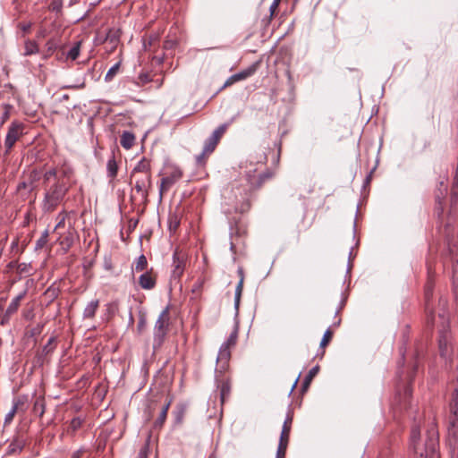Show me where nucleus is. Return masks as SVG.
I'll list each match as a JSON object with an SVG mask.
<instances>
[{
  "mask_svg": "<svg viewBox=\"0 0 458 458\" xmlns=\"http://www.w3.org/2000/svg\"><path fill=\"white\" fill-rule=\"evenodd\" d=\"M267 157L264 156L263 160L259 162L256 165L250 164L246 172L248 189L242 190L241 188H236L234 190L235 198L238 199V195L242 198V199H237L235 205L236 212H248L251 207V192L260 189L267 181L273 177L274 174L268 168L265 167Z\"/></svg>",
  "mask_w": 458,
  "mask_h": 458,
  "instance_id": "f257e3e1",
  "label": "nucleus"
},
{
  "mask_svg": "<svg viewBox=\"0 0 458 458\" xmlns=\"http://www.w3.org/2000/svg\"><path fill=\"white\" fill-rule=\"evenodd\" d=\"M410 445L420 458H440L438 454L439 437L435 424L427 430L426 439L420 444V430L418 426L412 427L410 436Z\"/></svg>",
  "mask_w": 458,
  "mask_h": 458,
  "instance_id": "f03ea898",
  "label": "nucleus"
},
{
  "mask_svg": "<svg viewBox=\"0 0 458 458\" xmlns=\"http://www.w3.org/2000/svg\"><path fill=\"white\" fill-rule=\"evenodd\" d=\"M71 186V183L63 181L53 180L51 182L45 183L42 202L44 212H53L62 203Z\"/></svg>",
  "mask_w": 458,
  "mask_h": 458,
  "instance_id": "7ed1b4c3",
  "label": "nucleus"
},
{
  "mask_svg": "<svg viewBox=\"0 0 458 458\" xmlns=\"http://www.w3.org/2000/svg\"><path fill=\"white\" fill-rule=\"evenodd\" d=\"M170 324L169 307H166L159 314L154 327L153 348L158 349L164 343Z\"/></svg>",
  "mask_w": 458,
  "mask_h": 458,
  "instance_id": "20e7f679",
  "label": "nucleus"
},
{
  "mask_svg": "<svg viewBox=\"0 0 458 458\" xmlns=\"http://www.w3.org/2000/svg\"><path fill=\"white\" fill-rule=\"evenodd\" d=\"M23 176L36 189L37 183L41 179L43 180V185L51 182L52 179H55V168L34 167L24 174Z\"/></svg>",
  "mask_w": 458,
  "mask_h": 458,
  "instance_id": "39448f33",
  "label": "nucleus"
},
{
  "mask_svg": "<svg viewBox=\"0 0 458 458\" xmlns=\"http://www.w3.org/2000/svg\"><path fill=\"white\" fill-rule=\"evenodd\" d=\"M131 183L134 184L133 190L140 196L142 200H147L151 188V174H131Z\"/></svg>",
  "mask_w": 458,
  "mask_h": 458,
  "instance_id": "423d86ee",
  "label": "nucleus"
},
{
  "mask_svg": "<svg viewBox=\"0 0 458 458\" xmlns=\"http://www.w3.org/2000/svg\"><path fill=\"white\" fill-rule=\"evenodd\" d=\"M438 350L440 356L445 360L449 361L453 355V347L451 344V335L447 327H444L439 332L438 336Z\"/></svg>",
  "mask_w": 458,
  "mask_h": 458,
  "instance_id": "0eeeda50",
  "label": "nucleus"
},
{
  "mask_svg": "<svg viewBox=\"0 0 458 458\" xmlns=\"http://www.w3.org/2000/svg\"><path fill=\"white\" fill-rule=\"evenodd\" d=\"M447 445L452 457L458 458V420H447Z\"/></svg>",
  "mask_w": 458,
  "mask_h": 458,
  "instance_id": "6e6552de",
  "label": "nucleus"
},
{
  "mask_svg": "<svg viewBox=\"0 0 458 458\" xmlns=\"http://www.w3.org/2000/svg\"><path fill=\"white\" fill-rule=\"evenodd\" d=\"M231 352H225V351L218 352L216 358V368L215 370V378L231 377V375L228 373Z\"/></svg>",
  "mask_w": 458,
  "mask_h": 458,
  "instance_id": "1a4fd4ad",
  "label": "nucleus"
},
{
  "mask_svg": "<svg viewBox=\"0 0 458 458\" xmlns=\"http://www.w3.org/2000/svg\"><path fill=\"white\" fill-rule=\"evenodd\" d=\"M23 128L24 127L21 123L13 122L11 123L4 140V146L7 151H9L13 147L15 142L22 135Z\"/></svg>",
  "mask_w": 458,
  "mask_h": 458,
  "instance_id": "9d476101",
  "label": "nucleus"
},
{
  "mask_svg": "<svg viewBox=\"0 0 458 458\" xmlns=\"http://www.w3.org/2000/svg\"><path fill=\"white\" fill-rule=\"evenodd\" d=\"M182 171L179 169H174L171 172L170 174L162 178L159 187L160 199H162L163 195L167 192L172 188V186L182 178Z\"/></svg>",
  "mask_w": 458,
  "mask_h": 458,
  "instance_id": "9b49d317",
  "label": "nucleus"
},
{
  "mask_svg": "<svg viewBox=\"0 0 458 458\" xmlns=\"http://www.w3.org/2000/svg\"><path fill=\"white\" fill-rule=\"evenodd\" d=\"M216 389L219 392L220 402L222 404L229 398L232 390V377L215 378Z\"/></svg>",
  "mask_w": 458,
  "mask_h": 458,
  "instance_id": "f8f14e48",
  "label": "nucleus"
},
{
  "mask_svg": "<svg viewBox=\"0 0 458 458\" xmlns=\"http://www.w3.org/2000/svg\"><path fill=\"white\" fill-rule=\"evenodd\" d=\"M157 274L153 268L142 273L138 280L139 285L143 290H152L157 285Z\"/></svg>",
  "mask_w": 458,
  "mask_h": 458,
  "instance_id": "ddd939ff",
  "label": "nucleus"
},
{
  "mask_svg": "<svg viewBox=\"0 0 458 458\" xmlns=\"http://www.w3.org/2000/svg\"><path fill=\"white\" fill-rule=\"evenodd\" d=\"M186 264V255L176 249L173 254V276L175 278H179L185 267Z\"/></svg>",
  "mask_w": 458,
  "mask_h": 458,
  "instance_id": "4468645a",
  "label": "nucleus"
},
{
  "mask_svg": "<svg viewBox=\"0 0 458 458\" xmlns=\"http://www.w3.org/2000/svg\"><path fill=\"white\" fill-rule=\"evenodd\" d=\"M446 420H458V379L450 395Z\"/></svg>",
  "mask_w": 458,
  "mask_h": 458,
  "instance_id": "2eb2a0df",
  "label": "nucleus"
},
{
  "mask_svg": "<svg viewBox=\"0 0 458 458\" xmlns=\"http://www.w3.org/2000/svg\"><path fill=\"white\" fill-rule=\"evenodd\" d=\"M27 444V440L23 436H17L13 438L7 446L6 454L13 455L20 454Z\"/></svg>",
  "mask_w": 458,
  "mask_h": 458,
  "instance_id": "dca6fc26",
  "label": "nucleus"
},
{
  "mask_svg": "<svg viewBox=\"0 0 458 458\" xmlns=\"http://www.w3.org/2000/svg\"><path fill=\"white\" fill-rule=\"evenodd\" d=\"M237 274L240 277V280H239V283L235 289L234 306L236 309H238L239 304H240V301H241V297H242V290H243L244 277H245L244 270L242 267H238Z\"/></svg>",
  "mask_w": 458,
  "mask_h": 458,
  "instance_id": "f3484780",
  "label": "nucleus"
},
{
  "mask_svg": "<svg viewBox=\"0 0 458 458\" xmlns=\"http://www.w3.org/2000/svg\"><path fill=\"white\" fill-rule=\"evenodd\" d=\"M292 423H293V415L288 413L287 417L284 422V425H283L279 441L289 443Z\"/></svg>",
  "mask_w": 458,
  "mask_h": 458,
  "instance_id": "a211bd4d",
  "label": "nucleus"
},
{
  "mask_svg": "<svg viewBox=\"0 0 458 458\" xmlns=\"http://www.w3.org/2000/svg\"><path fill=\"white\" fill-rule=\"evenodd\" d=\"M151 174L150 162L146 158H142L133 168L131 174Z\"/></svg>",
  "mask_w": 458,
  "mask_h": 458,
  "instance_id": "6ab92c4d",
  "label": "nucleus"
},
{
  "mask_svg": "<svg viewBox=\"0 0 458 458\" xmlns=\"http://www.w3.org/2000/svg\"><path fill=\"white\" fill-rule=\"evenodd\" d=\"M73 176V169L70 166L64 165L60 170V175H57V170L55 169V179L54 181H63L71 183V180Z\"/></svg>",
  "mask_w": 458,
  "mask_h": 458,
  "instance_id": "aec40b11",
  "label": "nucleus"
},
{
  "mask_svg": "<svg viewBox=\"0 0 458 458\" xmlns=\"http://www.w3.org/2000/svg\"><path fill=\"white\" fill-rule=\"evenodd\" d=\"M33 186L22 176L21 181L17 185V191L23 198H28L29 195L34 191Z\"/></svg>",
  "mask_w": 458,
  "mask_h": 458,
  "instance_id": "412c9836",
  "label": "nucleus"
},
{
  "mask_svg": "<svg viewBox=\"0 0 458 458\" xmlns=\"http://www.w3.org/2000/svg\"><path fill=\"white\" fill-rule=\"evenodd\" d=\"M99 306V301L98 300H93L91 301L84 309L83 310V318H93L95 317V314L98 309Z\"/></svg>",
  "mask_w": 458,
  "mask_h": 458,
  "instance_id": "4be33fe9",
  "label": "nucleus"
},
{
  "mask_svg": "<svg viewBox=\"0 0 458 458\" xmlns=\"http://www.w3.org/2000/svg\"><path fill=\"white\" fill-rule=\"evenodd\" d=\"M134 142L135 136L133 133L130 131L123 132L120 140V143L123 148H124L125 149H130L134 145Z\"/></svg>",
  "mask_w": 458,
  "mask_h": 458,
  "instance_id": "5701e85b",
  "label": "nucleus"
},
{
  "mask_svg": "<svg viewBox=\"0 0 458 458\" xmlns=\"http://www.w3.org/2000/svg\"><path fill=\"white\" fill-rule=\"evenodd\" d=\"M171 405V400H168L161 408L160 410V412H159V415H158V418L155 421V427H158V428H161L165 420H166V416H167V412H168V410H169V407Z\"/></svg>",
  "mask_w": 458,
  "mask_h": 458,
  "instance_id": "b1692460",
  "label": "nucleus"
},
{
  "mask_svg": "<svg viewBox=\"0 0 458 458\" xmlns=\"http://www.w3.org/2000/svg\"><path fill=\"white\" fill-rule=\"evenodd\" d=\"M318 370H319V367L315 366L309 371V373L306 375V377L302 382V385H301L302 392H306L308 390L311 381L316 377V375L318 373Z\"/></svg>",
  "mask_w": 458,
  "mask_h": 458,
  "instance_id": "393cba45",
  "label": "nucleus"
},
{
  "mask_svg": "<svg viewBox=\"0 0 458 458\" xmlns=\"http://www.w3.org/2000/svg\"><path fill=\"white\" fill-rule=\"evenodd\" d=\"M237 341V331L234 330L227 338V340L221 345L219 352L225 351V352H231V348L236 344Z\"/></svg>",
  "mask_w": 458,
  "mask_h": 458,
  "instance_id": "a878e982",
  "label": "nucleus"
},
{
  "mask_svg": "<svg viewBox=\"0 0 458 458\" xmlns=\"http://www.w3.org/2000/svg\"><path fill=\"white\" fill-rule=\"evenodd\" d=\"M46 409V401L44 396H38L35 399L34 404H33V412L38 414L40 418L45 413Z\"/></svg>",
  "mask_w": 458,
  "mask_h": 458,
  "instance_id": "bb28decb",
  "label": "nucleus"
},
{
  "mask_svg": "<svg viewBox=\"0 0 458 458\" xmlns=\"http://www.w3.org/2000/svg\"><path fill=\"white\" fill-rule=\"evenodd\" d=\"M132 270L136 272H145L148 269V260L145 255L141 254L134 262Z\"/></svg>",
  "mask_w": 458,
  "mask_h": 458,
  "instance_id": "cd10ccee",
  "label": "nucleus"
},
{
  "mask_svg": "<svg viewBox=\"0 0 458 458\" xmlns=\"http://www.w3.org/2000/svg\"><path fill=\"white\" fill-rule=\"evenodd\" d=\"M20 405H23V402L20 399L13 403L12 409L7 412V414L4 417V424H10L13 421L15 414L19 410Z\"/></svg>",
  "mask_w": 458,
  "mask_h": 458,
  "instance_id": "c85d7f7f",
  "label": "nucleus"
},
{
  "mask_svg": "<svg viewBox=\"0 0 458 458\" xmlns=\"http://www.w3.org/2000/svg\"><path fill=\"white\" fill-rule=\"evenodd\" d=\"M106 172L109 178L114 179L117 175L118 165L114 156L107 161Z\"/></svg>",
  "mask_w": 458,
  "mask_h": 458,
  "instance_id": "c756f323",
  "label": "nucleus"
},
{
  "mask_svg": "<svg viewBox=\"0 0 458 458\" xmlns=\"http://www.w3.org/2000/svg\"><path fill=\"white\" fill-rule=\"evenodd\" d=\"M255 72H256V65L253 64V65L250 66L249 68L233 74L234 79H236V81L245 80V79L250 77Z\"/></svg>",
  "mask_w": 458,
  "mask_h": 458,
  "instance_id": "7c9ffc66",
  "label": "nucleus"
},
{
  "mask_svg": "<svg viewBox=\"0 0 458 458\" xmlns=\"http://www.w3.org/2000/svg\"><path fill=\"white\" fill-rule=\"evenodd\" d=\"M18 309L19 305H17L16 302L14 303L13 301H12L7 307L5 313L3 316L1 324L4 325L5 323H7L11 316L13 315L18 310Z\"/></svg>",
  "mask_w": 458,
  "mask_h": 458,
  "instance_id": "2f4dec72",
  "label": "nucleus"
},
{
  "mask_svg": "<svg viewBox=\"0 0 458 458\" xmlns=\"http://www.w3.org/2000/svg\"><path fill=\"white\" fill-rule=\"evenodd\" d=\"M181 224V218L177 214H170L168 217L169 231L174 233Z\"/></svg>",
  "mask_w": 458,
  "mask_h": 458,
  "instance_id": "473e14b6",
  "label": "nucleus"
},
{
  "mask_svg": "<svg viewBox=\"0 0 458 458\" xmlns=\"http://www.w3.org/2000/svg\"><path fill=\"white\" fill-rule=\"evenodd\" d=\"M229 124V123L221 124L213 131L210 137L219 142L223 135L225 133Z\"/></svg>",
  "mask_w": 458,
  "mask_h": 458,
  "instance_id": "72a5a7b5",
  "label": "nucleus"
},
{
  "mask_svg": "<svg viewBox=\"0 0 458 458\" xmlns=\"http://www.w3.org/2000/svg\"><path fill=\"white\" fill-rule=\"evenodd\" d=\"M38 52V47L35 41L28 40L25 42V55H30Z\"/></svg>",
  "mask_w": 458,
  "mask_h": 458,
  "instance_id": "f704fd0d",
  "label": "nucleus"
},
{
  "mask_svg": "<svg viewBox=\"0 0 458 458\" xmlns=\"http://www.w3.org/2000/svg\"><path fill=\"white\" fill-rule=\"evenodd\" d=\"M81 41H78L71 47L67 53V58L71 60H76L80 55Z\"/></svg>",
  "mask_w": 458,
  "mask_h": 458,
  "instance_id": "c9c22d12",
  "label": "nucleus"
},
{
  "mask_svg": "<svg viewBox=\"0 0 458 458\" xmlns=\"http://www.w3.org/2000/svg\"><path fill=\"white\" fill-rule=\"evenodd\" d=\"M217 144L218 142L216 140L209 137L204 144L203 150L205 153L211 154L216 149Z\"/></svg>",
  "mask_w": 458,
  "mask_h": 458,
  "instance_id": "e433bc0d",
  "label": "nucleus"
},
{
  "mask_svg": "<svg viewBox=\"0 0 458 458\" xmlns=\"http://www.w3.org/2000/svg\"><path fill=\"white\" fill-rule=\"evenodd\" d=\"M186 412V408L184 405H180L177 407V411L175 412V423L182 424L184 419V415Z\"/></svg>",
  "mask_w": 458,
  "mask_h": 458,
  "instance_id": "4c0bfd02",
  "label": "nucleus"
},
{
  "mask_svg": "<svg viewBox=\"0 0 458 458\" xmlns=\"http://www.w3.org/2000/svg\"><path fill=\"white\" fill-rule=\"evenodd\" d=\"M333 338V331L328 328L326 330V332L323 335V337L320 342V347L325 348L332 340Z\"/></svg>",
  "mask_w": 458,
  "mask_h": 458,
  "instance_id": "58836bf2",
  "label": "nucleus"
},
{
  "mask_svg": "<svg viewBox=\"0 0 458 458\" xmlns=\"http://www.w3.org/2000/svg\"><path fill=\"white\" fill-rule=\"evenodd\" d=\"M119 67H120V64L117 63L115 64L114 65H113L106 72V76H105V80L106 81H110L113 80V78L114 77V75L117 73L118 70H119Z\"/></svg>",
  "mask_w": 458,
  "mask_h": 458,
  "instance_id": "ea45409f",
  "label": "nucleus"
},
{
  "mask_svg": "<svg viewBox=\"0 0 458 458\" xmlns=\"http://www.w3.org/2000/svg\"><path fill=\"white\" fill-rule=\"evenodd\" d=\"M288 443L279 441L276 458H284Z\"/></svg>",
  "mask_w": 458,
  "mask_h": 458,
  "instance_id": "a19ab883",
  "label": "nucleus"
},
{
  "mask_svg": "<svg viewBox=\"0 0 458 458\" xmlns=\"http://www.w3.org/2000/svg\"><path fill=\"white\" fill-rule=\"evenodd\" d=\"M66 216H67V213L63 211V212H60L58 215H57V224L55 227V230H57L59 228H62L64 226V222H65V219H66Z\"/></svg>",
  "mask_w": 458,
  "mask_h": 458,
  "instance_id": "79ce46f5",
  "label": "nucleus"
},
{
  "mask_svg": "<svg viewBox=\"0 0 458 458\" xmlns=\"http://www.w3.org/2000/svg\"><path fill=\"white\" fill-rule=\"evenodd\" d=\"M82 425V420L80 418H73L69 426V429L72 430V432H75L77 429H79Z\"/></svg>",
  "mask_w": 458,
  "mask_h": 458,
  "instance_id": "37998d69",
  "label": "nucleus"
},
{
  "mask_svg": "<svg viewBox=\"0 0 458 458\" xmlns=\"http://www.w3.org/2000/svg\"><path fill=\"white\" fill-rule=\"evenodd\" d=\"M48 233L46 231L36 242L37 249H42L47 242Z\"/></svg>",
  "mask_w": 458,
  "mask_h": 458,
  "instance_id": "c03bdc74",
  "label": "nucleus"
},
{
  "mask_svg": "<svg viewBox=\"0 0 458 458\" xmlns=\"http://www.w3.org/2000/svg\"><path fill=\"white\" fill-rule=\"evenodd\" d=\"M149 452L148 443H146L140 450L138 454V458H148Z\"/></svg>",
  "mask_w": 458,
  "mask_h": 458,
  "instance_id": "a18cd8bd",
  "label": "nucleus"
},
{
  "mask_svg": "<svg viewBox=\"0 0 458 458\" xmlns=\"http://www.w3.org/2000/svg\"><path fill=\"white\" fill-rule=\"evenodd\" d=\"M210 154H208V153H205V151L203 150L201 152V154H199V156L196 157V162L199 165H205L206 163V159L208 157V156H209Z\"/></svg>",
  "mask_w": 458,
  "mask_h": 458,
  "instance_id": "49530a36",
  "label": "nucleus"
},
{
  "mask_svg": "<svg viewBox=\"0 0 458 458\" xmlns=\"http://www.w3.org/2000/svg\"><path fill=\"white\" fill-rule=\"evenodd\" d=\"M139 84L144 85L151 81L148 73H140L138 77Z\"/></svg>",
  "mask_w": 458,
  "mask_h": 458,
  "instance_id": "de8ad7c7",
  "label": "nucleus"
},
{
  "mask_svg": "<svg viewBox=\"0 0 458 458\" xmlns=\"http://www.w3.org/2000/svg\"><path fill=\"white\" fill-rule=\"evenodd\" d=\"M73 242V237L72 234H69L68 236L64 237L63 241L61 242L62 245H65L67 248H70L72 245Z\"/></svg>",
  "mask_w": 458,
  "mask_h": 458,
  "instance_id": "09e8293b",
  "label": "nucleus"
},
{
  "mask_svg": "<svg viewBox=\"0 0 458 458\" xmlns=\"http://www.w3.org/2000/svg\"><path fill=\"white\" fill-rule=\"evenodd\" d=\"M432 293H433L432 285L430 284H428V285L426 286V289H425V299H426L427 304L428 303V301L432 296Z\"/></svg>",
  "mask_w": 458,
  "mask_h": 458,
  "instance_id": "8fccbe9b",
  "label": "nucleus"
},
{
  "mask_svg": "<svg viewBox=\"0 0 458 458\" xmlns=\"http://www.w3.org/2000/svg\"><path fill=\"white\" fill-rule=\"evenodd\" d=\"M235 234L236 235L234 236V233L233 232H232V233H231V235H232L231 236L232 237L231 249L232 250H233L234 247H235V243H234L233 241L237 240L240 237V229L239 228H237V231H236Z\"/></svg>",
  "mask_w": 458,
  "mask_h": 458,
  "instance_id": "3c124183",
  "label": "nucleus"
},
{
  "mask_svg": "<svg viewBox=\"0 0 458 458\" xmlns=\"http://www.w3.org/2000/svg\"><path fill=\"white\" fill-rule=\"evenodd\" d=\"M281 0H274L272 4L270 5L269 7V11H270V15L272 16L274 14V13L276 12V10L277 9L278 7V4L280 3Z\"/></svg>",
  "mask_w": 458,
  "mask_h": 458,
  "instance_id": "603ef678",
  "label": "nucleus"
},
{
  "mask_svg": "<svg viewBox=\"0 0 458 458\" xmlns=\"http://www.w3.org/2000/svg\"><path fill=\"white\" fill-rule=\"evenodd\" d=\"M237 82L236 79H234V75L230 76L224 84V88L233 85Z\"/></svg>",
  "mask_w": 458,
  "mask_h": 458,
  "instance_id": "864d4df0",
  "label": "nucleus"
},
{
  "mask_svg": "<svg viewBox=\"0 0 458 458\" xmlns=\"http://www.w3.org/2000/svg\"><path fill=\"white\" fill-rule=\"evenodd\" d=\"M25 294L26 292L20 293L12 301H13L14 303L16 302V304L20 306L21 301L25 297Z\"/></svg>",
  "mask_w": 458,
  "mask_h": 458,
  "instance_id": "5fc2aeb1",
  "label": "nucleus"
},
{
  "mask_svg": "<svg viewBox=\"0 0 458 458\" xmlns=\"http://www.w3.org/2000/svg\"><path fill=\"white\" fill-rule=\"evenodd\" d=\"M25 294L26 292L20 293L12 301H13L14 303L16 302V304L20 306L21 301L25 297Z\"/></svg>",
  "mask_w": 458,
  "mask_h": 458,
  "instance_id": "6e6d98bb",
  "label": "nucleus"
},
{
  "mask_svg": "<svg viewBox=\"0 0 458 458\" xmlns=\"http://www.w3.org/2000/svg\"><path fill=\"white\" fill-rule=\"evenodd\" d=\"M17 270L19 273H25L28 272L27 270V265L25 263L20 264L17 267Z\"/></svg>",
  "mask_w": 458,
  "mask_h": 458,
  "instance_id": "4d7b16f0",
  "label": "nucleus"
},
{
  "mask_svg": "<svg viewBox=\"0 0 458 458\" xmlns=\"http://www.w3.org/2000/svg\"><path fill=\"white\" fill-rule=\"evenodd\" d=\"M83 453V449H79L72 454L71 458H81Z\"/></svg>",
  "mask_w": 458,
  "mask_h": 458,
  "instance_id": "13d9d810",
  "label": "nucleus"
},
{
  "mask_svg": "<svg viewBox=\"0 0 458 458\" xmlns=\"http://www.w3.org/2000/svg\"><path fill=\"white\" fill-rule=\"evenodd\" d=\"M4 108L5 110L2 116V123H4L9 118V110L7 108V106H5Z\"/></svg>",
  "mask_w": 458,
  "mask_h": 458,
  "instance_id": "bf43d9fd",
  "label": "nucleus"
},
{
  "mask_svg": "<svg viewBox=\"0 0 458 458\" xmlns=\"http://www.w3.org/2000/svg\"><path fill=\"white\" fill-rule=\"evenodd\" d=\"M411 394V390L410 389V387H406L405 390H404V395L405 397H410Z\"/></svg>",
  "mask_w": 458,
  "mask_h": 458,
  "instance_id": "052dcab7",
  "label": "nucleus"
},
{
  "mask_svg": "<svg viewBox=\"0 0 458 458\" xmlns=\"http://www.w3.org/2000/svg\"><path fill=\"white\" fill-rule=\"evenodd\" d=\"M68 99H69V95L64 94L62 96V100H68Z\"/></svg>",
  "mask_w": 458,
  "mask_h": 458,
  "instance_id": "680f3d73",
  "label": "nucleus"
},
{
  "mask_svg": "<svg viewBox=\"0 0 458 458\" xmlns=\"http://www.w3.org/2000/svg\"><path fill=\"white\" fill-rule=\"evenodd\" d=\"M172 47V43L170 42H165V47Z\"/></svg>",
  "mask_w": 458,
  "mask_h": 458,
  "instance_id": "e2e57ef3",
  "label": "nucleus"
},
{
  "mask_svg": "<svg viewBox=\"0 0 458 458\" xmlns=\"http://www.w3.org/2000/svg\"><path fill=\"white\" fill-rule=\"evenodd\" d=\"M297 382H298V378L295 380V382H294V384H293V389L296 386Z\"/></svg>",
  "mask_w": 458,
  "mask_h": 458,
  "instance_id": "0e129e2a",
  "label": "nucleus"
},
{
  "mask_svg": "<svg viewBox=\"0 0 458 458\" xmlns=\"http://www.w3.org/2000/svg\"><path fill=\"white\" fill-rule=\"evenodd\" d=\"M242 234H245V233H246V230H245V229H242Z\"/></svg>",
  "mask_w": 458,
  "mask_h": 458,
  "instance_id": "69168bd1",
  "label": "nucleus"
}]
</instances>
